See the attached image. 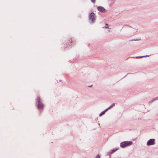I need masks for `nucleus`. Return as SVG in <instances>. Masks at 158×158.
<instances>
[{
  "label": "nucleus",
  "mask_w": 158,
  "mask_h": 158,
  "mask_svg": "<svg viewBox=\"0 0 158 158\" xmlns=\"http://www.w3.org/2000/svg\"><path fill=\"white\" fill-rule=\"evenodd\" d=\"M155 144V139H149L147 143V145L148 146L153 145Z\"/></svg>",
  "instance_id": "2"
},
{
  "label": "nucleus",
  "mask_w": 158,
  "mask_h": 158,
  "mask_svg": "<svg viewBox=\"0 0 158 158\" xmlns=\"http://www.w3.org/2000/svg\"><path fill=\"white\" fill-rule=\"evenodd\" d=\"M37 107L39 109H42L43 107V105L41 102L38 103L37 105Z\"/></svg>",
  "instance_id": "5"
},
{
  "label": "nucleus",
  "mask_w": 158,
  "mask_h": 158,
  "mask_svg": "<svg viewBox=\"0 0 158 158\" xmlns=\"http://www.w3.org/2000/svg\"><path fill=\"white\" fill-rule=\"evenodd\" d=\"M95 14L94 13H91L89 16V19H91L92 23H94L95 20L94 18Z\"/></svg>",
  "instance_id": "3"
},
{
  "label": "nucleus",
  "mask_w": 158,
  "mask_h": 158,
  "mask_svg": "<svg viewBox=\"0 0 158 158\" xmlns=\"http://www.w3.org/2000/svg\"><path fill=\"white\" fill-rule=\"evenodd\" d=\"M115 104L114 103H113L108 108H107L108 110L109 109H110L111 107L112 106H114Z\"/></svg>",
  "instance_id": "8"
},
{
  "label": "nucleus",
  "mask_w": 158,
  "mask_h": 158,
  "mask_svg": "<svg viewBox=\"0 0 158 158\" xmlns=\"http://www.w3.org/2000/svg\"><path fill=\"white\" fill-rule=\"evenodd\" d=\"M107 110H108V109H106L105 111H103L102 112L100 113V115H100V116H102V115H103V114H105V112H106V111Z\"/></svg>",
  "instance_id": "6"
},
{
  "label": "nucleus",
  "mask_w": 158,
  "mask_h": 158,
  "mask_svg": "<svg viewBox=\"0 0 158 158\" xmlns=\"http://www.w3.org/2000/svg\"><path fill=\"white\" fill-rule=\"evenodd\" d=\"M92 86V85H90V86H88L89 87H91Z\"/></svg>",
  "instance_id": "13"
},
{
  "label": "nucleus",
  "mask_w": 158,
  "mask_h": 158,
  "mask_svg": "<svg viewBox=\"0 0 158 158\" xmlns=\"http://www.w3.org/2000/svg\"><path fill=\"white\" fill-rule=\"evenodd\" d=\"M106 25H107V26H108V24H106ZM106 28H108V27L107 26H106L105 27Z\"/></svg>",
  "instance_id": "12"
},
{
  "label": "nucleus",
  "mask_w": 158,
  "mask_h": 158,
  "mask_svg": "<svg viewBox=\"0 0 158 158\" xmlns=\"http://www.w3.org/2000/svg\"><path fill=\"white\" fill-rule=\"evenodd\" d=\"M117 149H114V150H112L111 153H114V152H115L116 151H117Z\"/></svg>",
  "instance_id": "9"
},
{
  "label": "nucleus",
  "mask_w": 158,
  "mask_h": 158,
  "mask_svg": "<svg viewBox=\"0 0 158 158\" xmlns=\"http://www.w3.org/2000/svg\"><path fill=\"white\" fill-rule=\"evenodd\" d=\"M37 101L38 102V103L41 102V101H40V98L39 97H37Z\"/></svg>",
  "instance_id": "7"
},
{
  "label": "nucleus",
  "mask_w": 158,
  "mask_h": 158,
  "mask_svg": "<svg viewBox=\"0 0 158 158\" xmlns=\"http://www.w3.org/2000/svg\"><path fill=\"white\" fill-rule=\"evenodd\" d=\"M98 10L102 12H105L106 11V9L103 7L101 6H98L97 8Z\"/></svg>",
  "instance_id": "4"
},
{
  "label": "nucleus",
  "mask_w": 158,
  "mask_h": 158,
  "mask_svg": "<svg viewBox=\"0 0 158 158\" xmlns=\"http://www.w3.org/2000/svg\"><path fill=\"white\" fill-rule=\"evenodd\" d=\"M91 1L93 3H95L96 0H91Z\"/></svg>",
  "instance_id": "10"
},
{
  "label": "nucleus",
  "mask_w": 158,
  "mask_h": 158,
  "mask_svg": "<svg viewBox=\"0 0 158 158\" xmlns=\"http://www.w3.org/2000/svg\"><path fill=\"white\" fill-rule=\"evenodd\" d=\"M100 158V156L99 154H98L96 158Z\"/></svg>",
  "instance_id": "11"
},
{
  "label": "nucleus",
  "mask_w": 158,
  "mask_h": 158,
  "mask_svg": "<svg viewBox=\"0 0 158 158\" xmlns=\"http://www.w3.org/2000/svg\"><path fill=\"white\" fill-rule=\"evenodd\" d=\"M132 144L131 141H125L123 142L120 143V146L122 148H124L127 146L130 145Z\"/></svg>",
  "instance_id": "1"
}]
</instances>
